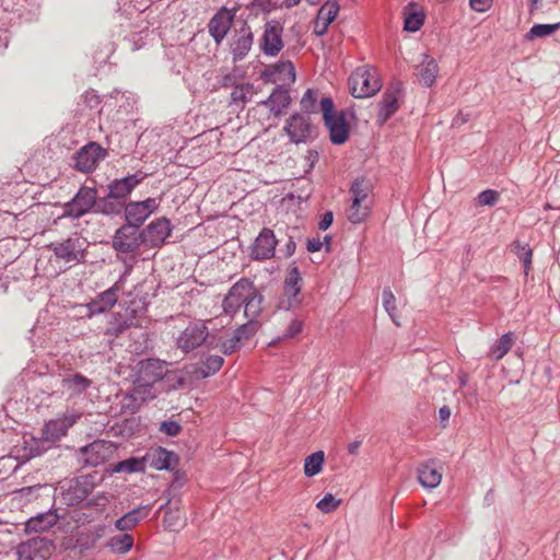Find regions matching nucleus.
Returning <instances> with one entry per match:
<instances>
[{"mask_svg": "<svg viewBox=\"0 0 560 560\" xmlns=\"http://www.w3.org/2000/svg\"><path fill=\"white\" fill-rule=\"evenodd\" d=\"M439 73V66L436 61L428 56L423 55L422 60L416 67V75L421 84L424 86H431L435 82Z\"/></svg>", "mask_w": 560, "mask_h": 560, "instance_id": "25", "label": "nucleus"}, {"mask_svg": "<svg viewBox=\"0 0 560 560\" xmlns=\"http://www.w3.org/2000/svg\"><path fill=\"white\" fill-rule=\"evenodd\" d=\"M499 200V192L492 189H487L478 195V203L481 206H493Z\"/></svg>", "mask_w": 560, "mask_h": 560, "instance_id": "49", "label": "nucleus"}, {"mask_svg": "<svg viewBox=\"0 0 560 560\" xmlns=\"http://www.w3.org/2000/svg\"><path fill=\"white\" fill-rule=\"evenodd\" d=\"M278 241L270 229H262L252 248V257L256 260L270 259L275 256Z\"/></svg>", "mask_w": 560, "mask_h": 560, "instance_id": "18", "label": "nucleus"}, {"mask_svg": "<svg viewBox=\"0 0 560 560\" xmlns=\"http://www.w3.org/2000/svg\"><path fill=\"white\" fill-rule=\"evenodd\" d=\"M145 175L132 174L127 177L115 179L108 185V197L124 199L144 179Z\"/></svg>", "mask_w": 560, "mask_h": 560, "instance_id": "21", "label": "nucleus"}, {"mask_svg": "<svg viewBox=\"0 0 560 560\" xmlns=\"http://www.w3.org/2000/svg\"><path fill=\"white\" fill-rule=\"evenodd\" d=\"M161 430L170 436H176L180 432V425L175 421H164Z\"/></svg>", "mask_w": 560, "mask_h": 560, "instance_id": "53", "label": "nucleus"}, {"mask_svg": "<svg viewBox=\"0 0 560 560\" xmlns=\"http://www.w3.org/2000/svg\"><path fill=\"white\" fill-rule=\"evenodd\" d=\"M174 454L164 448L154 450L148 454L147 459L151 460V466L158 470L171 469L174 463Z\"/></svg>", "mask_w": 560, "mask_h": 560, "instance_id": "32", "label": "nucleus"}, {"mask_svg": "<svg viewBox=\"0 0 560 560\" xmlns=\"http://www.w3.org/2000/svg\"><path fill=\"white\" fill-rule=\"evenodd\" d=\"M52 550V544L45 538H33L19 545V560H47Z\"/></svg>", "mask_w": 560, "mask_h": 560, "instance_id": "10", "label": "nucleus"}, {"mask_svg": "<svg viewBox=\"0 0 560 560\" xmlns=\"http://www.w3.org/2000/svg\"><path fill=\"white\" fill-rule=\"evenodd\" d=\"M418 481L425 489H434L442 481V472L433 462L423 463L418 467Z\"/></svg>", "mask_w": 560, "mask_h": 560, "instance_id": "27", "label": "nucleus"}, {"mask_svg": "<svg viewBox=\"0 0 560 560\" xmlns=\"http://www.w3.org/2000/svg\"><path fill=\"white\" fill-rule=\"evenodd\" d=\"M352 96L357 98L370 97L382 89L378 72L372 67H360L349 78Z\"/></svg>", "mask_w": 560, "mask_h": 560, "instance_id": "4", "label": "nucleus"}, {"mask_svg": "<svg viewBox=\"0 0 560 560\" xmlns=\"http://www.w3.org/2000/svg\"><path fill=\"white\" fill-rule=\"evenodd\" d=\"M382 301L383 306L393 319V322L399 326V323L397 322V314H396V298L390 289H384L382 293Z\"/></svg>", "mask_w": 560, "mask_h": 560, "instance_id": "43", "label": "nucleus"}, {"mask_svg": "<svg viewBox=\"0 0 560 560\" xmlns=\"http://www.w3.org/2000/svg\"><path fill=\"white\" fill-rule=\"evenodd\" d=\"M81 418V413L70 412L49 420L42 430V439L55 443L67 435L68 430Z\"/></svg>", "mask_w": 560, "mask_h": 560, "instance_id": "6", "label": "nucleus"}, {"mask_svg": "<svg viewBox=\"0 0 560 560\" xmlns=\"http://www.w3.org/2000/svg\"><path fill=\"white\" fill-rule=\"evenodd\" d=\"M320 112L323 114L324 124L329 130V138L334 144H343L350 133V128L346 121L343 112H336L334 102L330 97L320 100Z\"/></svg>", "mask_w": 560, "mask_h": 560, "instance_id": "2", "label": "nucleus"}, {"mask_svg": "<svg viewBox=\"0 0 560 560\" xmlns=\"http://www.w3.org/2000/svg\"><path fill=\"white\" fill-rule=\"evenodd\" d=\"M360 446H361V441H353V442H351L348 445L349 454H352V455L357 454L359 448H360Z\"/></svg>", "mask_w": 560, "mask_h": 560, "instance_id": "60", "label": "nucleus"}, {"mask_svg": "<svg viewBox=\"0 0 560 560\" xmlns=\"http://www.w3.org/2000/svg\"><path fill=\"white\" fill-rule=\"evenodd\" d=\"M316 101H317V92L312 89H308L301 98L300 105L303 112L305 113H315L316 112Z\"/></svg>", "mask_w": 560, "mask_h": 560, "instance_id": "47", "label": "nucleus"}, {"mask_svg": "<svg viewBox=\"0 0 560 560\" xmlns=\"http://www.w3.org/2000/svg\"><path fill=\"white\" fill-rule=\"evenodd\" d=\"M532 258H533V256H527V257H524L523 259H521L523 261V265H524V273H525V276H528L529 270L532 268Z\"/></svg>", "mask_w": 560, "mask_h": 560, "instance_id": "59", "label": "nucleus"}, {"mask_svg": "<svg viewBox=\"0 0 560 560\" xmlns=\"http://www.w3.org/2000/svg\"><path fill=\"white\" fill-rule=\"evenodd\" d=\"M62 382L68 386L69 389L78 394L82 393L91 385V381L81 374L71 375L67 378H63Z\"/></svg>", "mask_w": 560, "mask_h": 560, "instance_id": "41", "label": "nucleus"}, {"mask_svg": "<svg viewBox=\"0 0 560 560\" xmlns=\"http://www.w3.org/2000/svg\"><path fill=\"white\" fill-rule=\"evenodd\" d=\"M404 30L417 32L425 21L424 9L417 2H410L402 9Z\"/></svg>", "mask_w": 560, "mask_h": 560, "instance_id": "23", "label": "nucleus"}, {"mask_svg": "<svg viewBox=\"0 0 560 560\" xmlns=\"http://www.w3.org/2000/svg\"><path fill=\"white\" fill-rule=\"evenodd\" d=\"M140 320L135 316V312L126 311L125 314L117 313L108 323L106 334L109 336L118 337L126 329L130 327H140Z\"/></svg>", "mask_w": 560, "mask_h": 560, "instance_id": "24", "label": "nucleus"}, {"mask_svg": "<svg viewBox=\"0 0 560 560\" xmlns=\"http://www.w3.org/2000/svg\"><path fill=\"white\" fill-rule=\"evenodd\" d=\"M143 243L142 235L133 225H122L113 237V247L119 253H131Z\"/></svg>", "mask_w": 560, "mask_h": 560, "instance_id": "11", "label": "nucleus"}, {"mask_svg": "<svg viewBox=\"0 0 560 560\" xmlns=\"http://www.w3.org/2000/svg\"><path fill=\"white\" fill-rule=\"evenodd\" d=\"M224 359L220 355H210L194 370L197 378H206L215 374L223 365Z\"/></svg>", "mask_w": 560, "mask_h": 560, "instance_id": "29", "label": "nucleus"}, {"mask_svg": "<svg viewBox=\"0 0 560 560\" xmlns=\"http://www.w3.org/2000/svg\"><path fill=\"white\" fill-rule=\"evenodd\" d=\"M322 245L323 244H322L319 238L308 240V242H307V250L311 252V253L318 252V250H320Z\"/></svg>", "mask_w": 560, "mask_h": 560, "instance_id": "57", "label": "nucleus"}, {"mask_svg": "<svg viewBox=\"0 0 560 560\" xmlns=\"http://www.w3.org/2000/svg\"><path fill=\"white\" fill-rule=\"evenodd\" d=\"M560 27V24H536L534 25L528 34L527 37L529 39L537 38V37H544L551 35Z\"/></svg>", "mask_w": 560, "mask_h": 560, "instance_id": "46", "label": "nucleus"}, {"mask_svg": "<svg viewBox=\"0 0 560 560\" xmlns=\"http://www.w3.org/2000/svg\"><path fill=\"white\" fill-rule=\"evenodd\" d=\"M97 192L94 188L82 187L71 201L65 206V214L80 218L86 214L96 201Z\"/></svg>", "mask_w": 560, "mask_h": 560, "instance_id": "8", "label": "nucleus"}, {"mask_svg": "<svg viewBox=\"0 0 560 560\" xmlns=\"http://www.w3.org/2000/svg\"><path fill=\"white\" fill-rule=\"evenodd\" d=\"M301 2V0H284V5L287 8H293L298 5Z\"/></svg>", "mask_w": 560, "mask_h": 560, "instance_id": "63", "label": "nucleus"}, {"mask_svg": "<svg viewBox=\"0 0 560 560\" xmlns=\"http://www.w3.org/2000/svg\"><path fill=\"white\" fill-rule=\"evenodd\" d=\"M253 33L249 28H241L233 37L230 49L234 62L243 60L248 55L253 46Z\"/></svg>", "mask_w": 560, "mask_h": 560, "instance_id": "22", "label": "nucleus"}, {"mask_svg": "<svg viewBox=\"0 0 560 560\" xmlns=\"http://www.w3.org/2000/svg\"><path fill=\"white\" fill-rule=\"evenodd\" d=\"M118 291L119 287L116 283L108 290L101 293L95 300L89 303L88 307L90 314L103 313L112 308L118 300Z\"/></svg>", "mask_w": 560, "mask_h": 560, "instance_id": "26", "label": "nucleus"}, {"mask_svg": "<svg viewBox=\"0 0 560 560\" xmlns=\"http://www.w3.org/2000/svg\"><path fill=\"white\" fill-rule=\"evenodd\" d=\"M259 324L255 320H248L246 324L240 326L234 334L236 341H243L249 339L258 330Z\"/></svg>", "mask_w": 560, "mask_h": 560, "instance_id": "44", "label": "nucleus"}, {"mask_svg": "<svg viewBox=\"0 0 560 560\" xmlns=\"http://www.w3.org/2000/svg\"><path fill=\"white\" fill-rule=\"evenodd\" d=\"M166 362L160 359H147L138 362L136 366L135 394L143 399L153 398L152 385L161 381L166 374Z\"/></svg>", "mask_w": 560, "mask_h": 560, "instance_id": "1", "label": "nucleus"}, {"mask_svg": "<svg viewBox=\"0 0 560 560\" xmlns=\"http://www.w3.org/2000/svg\"><path fill=\"white\" fill-rule=\"evenodd\" d=\"M57 523V515L54 513L40 514L36 517H32L25 524V530L27 533L44 532L52 527Z\"/></svg>", "mask_w": 560, "mask_h": 560, "instance_id": "31", "label": "nucleus"}, {"mask_svg": "<svg viewBox=\"0 0 560 560\" xmlns=\"http://www.w3.org/2000/svg\"><path fill=\"white\" fill-rule=\"evenodd\" d=\"M402 91V83L396 82L392 84L383 95V100L380 103V109L377 114V121L383 125L385 124L398 109V100Z\"/></svg>", "mask_w": 560, "mask_h": 560, "instance_id": "17", "label": "nucleus"}, {"mask_svg": "<svg viewBox=\"0 0 560 560\" xmlns=\"http://www.w3.org/2000/svg\"><path fill=\"white\" fill-rule=\"evenodd\" d=\"M283 130L293 143L299 144L308 139L312 125L308 116L294 114L287 120Z\"/></svg>", "mask_w": 560, "mask_h": 560, "instance_id": "13", "label": "nucleus"}, {"mask_svg": "<svg viewBox=\"0 0 560 560\" xmlns=\"http://www.w3.org/2000/svg\"><path fill=\"white\" fill-rule=\"evenodd\" d=\"M236 12V7L232 9L222 7L209 21V33L218 45L222 43L230 31Z\"/></svg>", "mask_w": 560, "mask_h": 560, "instance_id": "9", "label": "nucleus"}, {"mask_svg": "<svg viewBox=\"0 0 560 560\" xmlns=\"http://www.w3.org/2000/svg\"><path fill=\"white\" fill-rule=\"evenodd\" d=\"M164 509V506H161L160 510ZM163 524L165 528L170 530H178L182 528L185 524L184 514L179 509H172L170 506V502L165 505V515L163 518Z\"/></svg>", "mask_w": 560, "mask_h": 560, "instance_id": "34", "label": "nucleus"}, {"mask_svg": "<svg viewBox=\"0 0 560 560\" xmlns=\"http://www.w3.org/2000/svg\"><path fill=\"white\" fill-rule=\"evenodd\" d=\"M512 252L520 258L523 259L527 256H533V250L528 244H523L520 241H514L512 244Z\"/></svg>", "mask_w": 560, "mask_h": 560, "instance_id": "51", "label": "nucleus"}, {"mask_svg": "<svg viewBox=\"0 0 560 560\" xmlns=\"http://www.w3.org/2000/svg\"><path fill=\"white\" fill-rule=\"evenodd\" d=\"M331 223H332V213L327 212L326 214H324L323 219L319 222V229L327 230Z\"/></svg>", "mask_w": 560, "mask_h": 560, "instance_id": "58", "label": "nucleus"}, {"mask_svg": "<svg viewBox=\"0 0 560 560\" xmlns=\"http://www.w3.org/2000/svg\"><path fill=\"white\" fill-rule=\"evenodd\" d=\"M514 338L512 332H506L491 348L490 357L497 361L501 360L512 348Z\"/></svg>", "mask_w": 560, "mask_h": 560, "instance_id": "38", "label": "nucleus"}, {"mask_svg": "<svg viewBox=\"0 0 560 560\" xmlns=\"http://www.w3.org/2000/svg\"><path fill=\"white\" fill-rule=\"evenodd\" d=\"M172 233L171 222L166 218L152 221L141 233L143 243L150 247H159Z\"/></svg>", "mask_w": 560, "mask_h": 560, "instance_id": "15", "label": "nucleus"}, {"mask_svg": "<svg viewBox=\"0 0 560 560\" xmlns=\"http://www.w3.org/2000/svg\"><path fill=\"white\" fill-rule=\"evenodd\" d=\"M290 102L291 97L287 90L276 89L264 104L269 106L273 115L278 116L289 106Z\"/></svg>", "mask_w": 560, "mask_h": 560, "instance_id": "30", "label": "nucleus"}, {"mask_svg": "<svg viewBox=\"0 0 560 560\" xmlns=\"http://www.w3.org/2000/svg\"><path fill=\"white\" fill-rule=\"evenodd\" d=\"M107 546L113 552L124 555L131 550L133 537L130 534L114 536L108 540Z\"/></svg>", "mask_w": 560, "mask_h": 560, "instance_id": "37", "label": "nucleus"}, {"mask_svg": "<svg viewBox=\"0 0 560 560\" xmlns=\"http://www.w3.org/2000/svg\"><path fill=\"white\" fill-rule=\"evenodd\" d=\"M439 415L442 421H447L451 416V410L448 407L444 406L439 410Z\"/></svg>", "mask_w": 560, "mask_h": 560, "instance_id": "61", "label": "nucleus"}, {"mask_svg": "<svg viewBox=\"0 0 560 560\" xmlns=\"http://www.w3.org/2000/svg\"><path fill=\"white\" fill-rule=\"evenodd\" d=\"M341 504L340 499H336L331 493H326L316 504V508L325 514L331 513Z\"/></svg>", "mask_w": 560, "mask_h": 560, "instance_id": "45", "label": "nucleus"}, {"mask_svg": "<svg viewBox=\"0 0 560 560\" xmlns=\"http://www.w3.org/2000/svg\"><path fill=\"white\" fill-rule=\"evenodd\" d=\"M88 464L97 466L108 459L114 452L112 442L98 440L81 448Z\"/></svg>", "mask_w": 560, "mask_h": 560, "instance_id": "19", "label": "nucleus"}, {"mask_svg": "<svg viewBox=\"0 0 560 560\" xmlns=\"http://www.w3.org/2000/svg\"><path fill=\"white\" fill-rule=\"evenodd\" d=\"M470 8L476 12H487L491 5L492 0H469Z\"/></svg>", "mask_w": 560, "mask_h": 560, "instance_id": "54", "label": "nucleus"}, {"mask_svg": "<svg viewBox=\"0 0 560 560\" xmlns=\"http://www.w3.org/2000/svg\"><path fill=\"white\" fill-rule=\"evenodd\" d=\"M301 281H302V278L299 272V269L296 267H292L289 270L288 276L285 278L284 287L285 288H301V284H300Z\"/></svg>", "mask_w": 560, "mask_h": 560, "instance_id": "50", "label": "nucleus"}, {"mask_svg": "<svg viewBox=\"0 0 560 560\" xmlns=\"http://www.w3.org/2000/svg\"><path fill=\"white\" fill-rule=\"evenodd\" d=\"M145 460L147 457L136 458L131 457L125 460H121L114 465L112 468L113 472H139L144 471L145 469Z\"/></svg>", "mask_w": 560, "mask_h": 560, "instance_id": "36", "label": "nucleus"}, {"mask_svg": "<svg viewBox=\"0 0 560 560\" xmlns=\"http://www.w3.org/2000/svg\"><path fill=\"white\" fill-rule=\"evenodd\" d=\"M329 25H326L324 21H320L319 18H316V21L314 23V33L317 36H323L327 33Z\"/></svg>", "mask_w": 560, "mask_h": 560, "instance_id": "55", "label": "nucleus"}, {"mask_svg": "<svg viewBox=\"0 0 560 560\" xmlns=\"http://www.w3.org/2000/svg\"><path fill=\"white\" fill-rule=\"evenodd\" d=\"M151 510V506H140L137 508L128 513H126L124 516L118 518L115 523V527L120 532H127L135 528L138 523L145 518Z\"/></svg>", "mask_w": 560, "mask_h": 560, "instance_id": "28", "label": "nucleus"}, {"mask_svg": "<svg viewBox=\"0 0 560 560\" xmlns=\"http://www.w3.org/2000/svg\"><path fill=\"white\" fill-rule=\"evenodd\" d=\"M272 74H278L276 80L283 82H294L295 81V70L294 66L291 61H281L272 67Z\"/></svg>", "mask_w": 560, "mask_h": 560, "instance_id": "39", "label": "nucleus"}, {"mask_svg": "<svg viewBox=\"0 0 560 560\" xmlns=\"http://www.w3.org/2000/svg\"><path fill=\"white\" fill-rule=\"evenodd\" d=\"M253 294V282L246 278L238 280L232 285L222 302L223 312L226 315L234 316L248 296Z\"/></svg>", "mask_w": 560, "mask_h": 560, "instance_id": "5", "label": "nucleus"}, {"mask_svg": "<svg viewBox=\"0 0 560 560\" xmlns=\"http://www.w3.org/2000/svg\"><path fill=\"white\" fill-rule=\"evenodd\" d=\"M262 295L258 292L256 287L253 284V294L246 299L244 303V315L248 320H255L262 311Z\"/></svg>", "mask_w": 560, "mask_h": 560, "instance_id": "33", "label": "nucleus"}, {"mask_svg": "<svg viewBox=\"0 0 560 560\" xmlns=\"http://www.w3.org/2000/svg\"><path fill=\"white\" fill-rule=\"evenodd\" d=\"M253 94V86L250 84H242L234 88L232 92V100L234 102H247Z\"/></svg>", "mask_w": 560, "mask_h": 560, "instance_id": "48", "label": "nucleus"}, {"mask_svg": "<svg viewBox=\"0 0 560 560\" xmlns=\"http://www.w3.org/2000/svg\"><path fill=\"white\" fill-rule=\"evenodd\" d=\"M105 150L96 142H90L75 155V168L83 173H90L105 158Z\"/></svg>", "mask_w": 560, "mask_h": 560, "instance_id": "12", "label": "nucleus"}, {"mask_svg": "<svg viewBox=\"0 0 560 560\" xmlns=\"http://www.w3.org/2000/svg\"><path fill=\"white\" fill-rule=\"evenodd\" d=\"M339 10L340 7L336 1H327L320 7L317 18L324 21L326 25H330L337 18Z\"/></svg>", "mask_w": 560, "mask_h": 560, "instance_id": "40", "label": "nucleus"}, {"mask_svg": "<svg viewBox=\"0 0 560 560\" xmlns=\"http://www.w3.org/2000/svg\"><path fill=\"white\" fill-rule=\"evenodd\" d=\"M303 322L299 318H292L285 332L283 334L284 338H293L302 331Z\"/></svg>", "mask_w": 560, "mask_h": 560, "instance_id": "52", "label": "nucleus"}, {"mask_svg": "<svg viewBox=\"0 0 560 560\" xmlns=\"http://www.w3.org/2000/svg\"><path fill=\"white\" fill-rule=\"evenodd\" d=\"M208 337V327L203 323L189 325L178 337L177 346L184 352H189L201 346Z\"/></svg>", "mask_w": 560, "mask_h": 560, "instance_id": "14", "label": "nucleus"}, {"mask_svg": "<svg viewBox=\"0 0 560 560\" xmlns=\"http://www.w3.org/2000/svg\"><path fill=\"white\" fill-rule=\"evenodd\" d=\"M282 26L279 22L271 21L265 25V31L260 39V49L265 55L276 56L283 47Z\"/></svg>", "mask_w": 560, "mask_h": 560, "instance_id": "16", "label": "nucleus"}, {"mask_svg": "<svg viewBox=\"0 0 560 560\" xmlns=\"http://www.w3.org/2000/svg\"><path fill=\"white\" fill-rule=\"evenodd\" d=\"M54 253L66 262H78L84 255L83 242L79 238H68L55 245Z\"/></svg>", "mask_w": 560, "mask_h": 560, "instance_id": "20", "label": "nucleus"}, {"mask_svg": "<svg viewBox=\"0 0 560 560\" xmlns=\"http://www.w3.org/2000/svg\"><path fill=\"white\" fill-rule=\"evenodd\" d=\"M325 454L323 451L315 452L304 460V474L306 477H314L323 470Z\"/></svg>", "mask_w": 560, "mask_h": 560, "instance_id": "35", "label": "nucleus"}, {"mask_svg": "<svg viewBox=\"0 0 560 560\" xmlns=\"http://www.w3.org/2000/svg\"><path fill=\"white\" fill-rule=\"evenodd\" d=\"M300 292H301V288H285L284 287L283 299L280 302L281 306L285 310H290V308H294V307L299 306L301 303V299L299 298Z\"/></svg>", "mask_w": 560, "mask_h": 560, "instance_id": "42", "label": "nucleus"}, {"mask_svg": "<svg viewBox=\"0 0 560 560\" xmlns=\"http://www.w3.org/2000/svg\"><path fill=\"white\" fill-rule=\"evenodd\" d=\"M310 4H316L319 2V0H306Z\"/></svg>", "mask_w": 560, "mask_h": 560, "instance_id": "64", "label": "nucleus"}, {"mask_svg": "<svg viewBox=\"0 0 560 560\" xmlns=\"http://www.w3.org/2000/svg\"><path fill=\"white\" fill-rule=\"evenodd\" d=\"M155 198H148L143 201H131L125 207V217L129 225L139 228L159 208Z\"/></svg>", "mask_w": 560, "mask_h": 560, "instance_id": "7", "label": "nucleus"}, {"mask_svg": "<svg viewBox=\"0 0 560 560\" xmlns=\"http://www.w3.org/2000/svg\"><path fill=\"white\" fill-rule=\"evenodd\" d=\"M371 191L370 183L363 178L357 179L351 186L352 202L347 209V218L351 223H361L370 215L372 207Z\"/></svg>", "mask_w": 560, "mask_h": 560, "instance_id": "3", "label": "nucleus"}, {"mask_svg": "<svg viewBox=\"0 0 560 560\" xmlns=\"http://www.w3.org/2000/svg\"><path fill=\"white\" fill-rule=\"evenodd\" d=\"M295 250V243L290 238L285 245V253L284 256L289 257L291 256Z\"/></svg>", "mask_w": 560, "mask_h": 560, "instance_id": "62", "label": "nucleus"}, {"mask_svg": "<svg viewBox=\"0 0 560 560\" xmlns=\"http://www.w3.org/2000/svg\"><path fill=\"white\" fill-rule=\"evenodd\" d=\"M238 343H240V341H236V339L234 337H232L230 340L225 341L222 345V350L225 354H230L235 351Z\"/></svg>", "mask_w": 560, "mask_h": 560, "instance_id": "56", "label": "nucleus"}]
</instances>
